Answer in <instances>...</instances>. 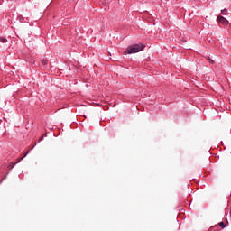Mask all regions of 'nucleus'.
Masks as SVG:
<instances>
[{
    "instance_id": "nucleus-6",
    "label": "nucleus",
    "mask_w": 231,
    "mask_h": 231,
    "mask_svg": "<svg viewBox=\"0 0 231 231\" xmlns=\"http://www.w3.org/2000/svg\"><path fill=\"white\" fill-rule=\"evenodd\" d=\"M226 12H228V10H226V9L221 10V14L223 15H226Z\"/></svg>"
},
{
    "instance_id": "nucleus-2",
    "label": "nucleus",
    "mask_w": 231,
    "mask_h": 231,
    "mask_svg": "<svg viewBox=\"0 0 231 231\" xmlns=\"http://www.w3.org/2000/svg\"><path fill=\"white\" fill-rule=\"evenodd\" d=\"M217 23H219L220 24H228V20H226V18L223 17V16H217Z\"/></svg>"
},
{
    "instance_id": "nucleus-8",
    "label": "nucleus",
    "mask_w": 231,
    "mask_h": 231,
    "mask_svg": "<svg viewBox=\"0 0 231 231\" xmlns=\"http://www.w3.org/2000/svg\"><path fill=\"white\" fill-rule=\"evenodd\" d=\"M6 178H7V175H5V176L1 180L0 183H3V181H5V180H6Z\"/></svg>"
},
{
    "instance_id": "nucleus-4",
    "label": "nucleus",
    "mask_w": 231,
    "mask_h": 231,
    "mask_svg": "<svg viewBox=\"0 0 231 231\" xmlns=\"http://www.w3.org/2000/svg\"><path fill=\"white\" fill-rule=\"evenodd\" d=\"M219 226H221V228H226V225H225V222H219Z\"/></svg>"
},
{
    "instance_id": "nucleus-9",
    "label": "nucleus",
    "mask_w": 231,
    "mask_h": 231,
    "mask_svg": "<svg viewBox=\"0 0 231 231\" xmlns=\"http://www.w3.org/2000/svg\"><path fill=\"white\" fill-rule=\"evenodd\" d=\"M42 140H44V136H42L39 142H42Z\"/></svg>"
},
{
    "instance_id": "nucleus-1",
    "label": "nucleus",
    "mask_w": 231,
    "mask_h": 231,
    "mask_svg": "<svg viewBox=\"0 0 231 231\" xmlns=\"http://www.w3.org/2000/svg\"><path fill=\"white\" fill-rule=\"evenodd\" d=\"M143 48H145V45H140V44L131 45L127 48L126 53H128V55H131L133 53H139V51H142Z\"/></svg>"
},
{
    "instance_id": "nucleus-5",
    "label": "nucleus",
    "mask_w": 231,
    "mask_h": 231,
    "mask_svg": "<svg viewBox=\"0 0 231 231\" xmlns=\"http://www.w3.org/2000/svg\"><path fill=\"white\" fill-rule=\"evenodd\" d=\"M1 42H8V40L6 38H0Z\"/></svg>"
},
{
    "instance_id": "nucleus-11",
    "label": "nucleus",
    "mask_w": 231,
    "mask_h": 231,
    "mask_svg": "<svg viewBox=\"0 0 231 231\" xmlns=\"http://www.w3.org/2000/svg\"><path fill=\"white\" fill-rule=\"evenodd\" d=\"M34 148H35V145L31 150L33 151Z\"/></svg>"
},
{
    "instance_id": "nucleus-7",
    "label": "nucleus",
    "mask_w": 231,
    "mask_h": 231,
    "mask_svg": "<svg viewBox=\"0 0 231 231\" xmlns=\"http://www.w3.org/2000/svg\"><path fill=\"white\" fill-rule=\"evenodd\" d=\"M42 64H43V66H46V64H48V60H42Z\"/></svg>"
},
{
    "instance_id": "nucleus-3",
    "label": "nucleus",
    "mask_w": 231,
    "mask_h": 231,
    "mask_svg": "<svg viewBox=\"0 0 231 231\" xmlns=\"http://www.w3.org/2000/svg\"><path fill=\"white\" fill-rule=\"evenodd\" d=\"M28 154H30V151H28V152L24 154L23 157L20 158L19 161H18L16 163H14V164L13 165V167H15V165H17V163H19L20 162H23V160H24V158H26V157L28 156Z\"/></svg>"
},
{
    "instance_id": "nucleus-10",
    "label": "nucleus",
    "mask_w": 231,
    "mask_h": 231,
    "mask_svg": "<svg viewBox=\"0 0 231 231\" xmlns=\"http://www.w3.org/2000/svg\"><path fill=\"white\" fill-rule=\"evenodd\" d=\"M209 62H210L211 64H214V60H210V59H209Z\"/></svg>"
}]
</instances>
